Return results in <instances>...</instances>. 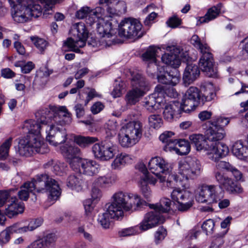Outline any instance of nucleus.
I'll list each match as a JSON object with an SVG mask.
<instances>
[{"label": "nucleus", "instance_id": "f257e3e1", "mask_svg": "<svg viewBox=\"0 0 248 248\" xmlns=\"http://www.w3.org/2000/svg\"><path fill=\"white\" fill-rule=\"evenodd\" d=\"M48 194V199L55 201L61 195V189L58 182L47 174L37 175L31 181L24 183L18 192V196L21 200L27 201L30 193Z\"/></svg>", "mask_w": 248, "mask_h": 248}, {"label": "nucleus", "instance_id": "f03ea898", "mask_svg": "<svg viewBox=\"0 0 248 248\" xmlns=\"http://www.w3.org/2000/svg\"><path fill=\"white\" fill-rule=\"evenodd\" d=\"M13 8L12 16L17 23H25L32 17L37 18L43 12V5L39 4V0H9Z\"/></svg>", "mask_w": 248, "mask_h": 248}, {"label": "nucleus", "instance_id": "7ed1b4c3", "mask_svg": "<svg viewBox=\"0 0 248 248\" xmlns=\"http://www.w3.org/2000/svg\"><path fill=\"white\" fill-rule=\"evenodd\" d=\"M111 201V203L107 205L109 207V211L112 214L116 213L120 217L123 216L124 211H135L144 203V201L138 195L123 191L115 192Z\"/></svg>", "mask_w": 248, "mask_h": 248}, {"label": "nucleus", "instance_id": "20e7f679", "mask_svg": "<svg viewBox=\"0 0 248 248\" xmlns=\"http://www.w3.org/2000/svg\"><path fill=\"white\" fill-rule=\"evenodd\" d=\"M148 168L151 172L159 180V182H166L168 187L186 186V184L178 180V175L172 172L171 165L163 158L158 156L152 158L148 163Z\"/></svg>", "mask_w": 248, "mask_h": 248}, {"label": "nucleus", "instance_id": "39448f33", "mask_svg": "<svg viewBox=\"0 0 248 248\" xmlns=\"http://www.w3.org/2000/svg\"><path fill=\"white\" fill-rule=\"evenodd\" d=\"M71 114L65 106L42 107L35 113L38 122L46 127L51 123L70 124Z\"/></svg>", "mask_w": 248, "mask_h": 248}, {"label": "nucleus", "instance_id": "423d86ee", "mask_svg": "<svg viewBox=\"0 0 248 248\" xmlns=\"http://www.w3.org/2000/svg\"><path fill=\"white\" fill-rule=\"evenodd\" d=\"M226 136L225 130L218 129L208 124V127L205 131V136L209 144H213L215 151L212 155V160L216 161L219 158L225 156L229 153L228 147L225 144L220 142Z\"/></svg>", "mask_w": 248, "mask_h": 248}, {"label": "nucleus", "instance_id": "0eeeda50", "mask_svg": "<svg viewBox=\"0 0 248 248\" xmlns=\"http://www.w3.org/2000/svg\"><path fill=\"white\" fill-rule=\"evenodd\" d=\"M213 171V176L216 181L218 184L219 189H225L230 193H240L243 191L239 185L235 184L233 180L225 175L224 170L227 171V166L224 161H216Z\"/></svg>", "mask_w": 248, "mask_h": 248}, {"label": "nucleus", "instance_id": "6e6552de", "mask_svg": "<svg viewBox=\"0 0 248 248\" xmlns=\"http://www.w3.org/2000/svg\"><path fill=\"white\" fill-rule=\"evenodd\" d=\"M141 135V123L139 121L130 122L121 129L118 135L119 142L124 147H130L140 140Z\"/></svg>", "mask_w": 248, "mask_h": 248}, {"label": "nucleus", "instance_id": "1a4fd4ad", "mask_svg": "<svg viewBox=\"0 0 248 248\" xmlns=\"http://www.w3.org/2000/svg\"><path fill=\"white\" fill-rule=\"evenodd\" d=\"M201 165L200 161L196 158L187 157L185 160L181 161L178 163V173L182 177V180L178 176V180L186 184V188L189 180H194L201 174Z\"/></svg>", "mask_w": 248, "mask_h": 248}, {"label": "nucleus", "instance_id": "9d476101", "mask_svg": "<svg viewBox=\"0 0 248 248\" xmlns=\"http://www.w3.org/2000/svg\"><path fill=\"white\" fill-rule=\"evenodd\" d=\"M48 152L42 139L33 135L27 136L19 141L18 152L22 156H30L35 153L44 154Z\"/></svg>", "mask_w": 248, "mask_h": 248}, {"label": "nucleus", "instance_id": "9b49d317", "mask_svg": "<svg viewBox=\"0 0 248 248\" xmlns=\"http://www.w3.org/2000/svg\"><path fill=\"white\" fill-rule=\"evenodd\" d=\"M132 89L125 95V100L127 105H134L139 101L140 98L144 96L149 90L148 82L140 74H136L131 79Z\"/></svg>", "mask_w": 248, "mask_h": 248}, {"label": "nucleus", "instance_id": "f8f14e48", "mask_svg": "<svg viewBox=\"0 0 248 248\" xmlns=\"http://www.w3.org/2000/svg\"><path fill=\"white\" fill-rule=\"evenodd\" d=\"M142 25L138 19L125 18L119 25V34L128 39H138L142 36Z\"/></svg>", "mask_w": 248, "mask_h": 248}, {"label": "nucleus", "instance_id": "ddd939ff", "mask_svg": "<svg viewBox=\"0 0 248 248\" xmlns=\"http://www.w3.org/2000/svg\"><path fill=\"white\" fill-rule=\"evenodd\" d=\"M224 191L214 185H203L199 187L196 200L199 202L211 204L217 203L224 198Z\"/></svg>", "mask_w": 248, "mask_h": 248}, {"label": "nucleus", "instance_id": "4468645a", "mask_svg": "<svg viewBox=\"0 0 248 248\" xmlns=\"http://www.w3.org/2000/svg\"><path fill=\"white\" fill-rule=\"evenodd\" d=\"M72 31L77 39L69 38L64 42V44L72 51L79 52V48L83 47L88 36V32L83 23H76L73 26Z\"/></svg>", "mask_w": 248, "mask_h": 248}, {"label": "nucleus", "instance_id": "2eb2a0df", "mask_svg": "<svg viewBox=\"0 0 248 248\" xmlns=\"http://www.w3.org/2000/svg\"><path fill=\"white\" fill-rule=\"evenodd\" d=\"M69 124L62 123L48 124L45 129L47 133L46 140L50 144L57 146L66 141L67 139V133L63 126Z\"/></svg>", "mask_w": 248, "mask_h": 248}, {"label": "nucleus", "instance_id": "dca6fc26", "mask_svg": "<svg viewBox=\"0 0 248 248\" xmlns=\"http://www.w3.org/2000/svg\"><path fill=\"white\" fill-rule=\"evenodd\" d=\"M92 150L96 158L105 161L113 158L115 154L116 146L112 141L107 138L100 144H94Z\"/></svg>", "mask_w": 248, "mask_h": 248}, {"label": "nucleus", "instance_id": "f3484780", "mask_svg": "<svg viewBox=\"0 0 248 248\" xmlns=\"http://www.w3.org/2000/svg\"><path fill=\"white\" fill-rule=\"evenodd\" d=\"M164 88L160 85H157L155 92L146 97L143 101L144 107L149 111L153 112L159 109L166 104L164 99Z\"/></svg>", "mask_w": 248, "mask_h": 248}, {"label": "nucleus", "instance_id": "a211bd4d", "mask_svg": "<svg viewBox=\"0 0 248 248\" xmlns=\"http://www.w3.org/2000/svg\"><path fill=\"white\" fill-rule=\"evenodd\" d=\"M172 201L178 203L177 208L181 212L189 210L193 205L194 200L192 194L188 191L176 188L171 193Z\"/></svg>", "mask_w": 248, "mask_h": 248}, {"label": "nucleus", "instance_id": "6ab92c4d", "mask_svg": "<svg viewBox=\"0 0 248 248\" xmlns=\"http://www.w3.org/2000/svg\"><path fill=\"white\" fill-rule=\"evenodd\" d=\"M95 22H97L96 30L100 37L109 38L114 34V28L118 24L114 18L107 15L102 17L101 14L99 17L96 18Z\"/></svg>", "mask_w": 248, "mask_h": 248}, {"label": "nucleus", "instance_id": "aec40b11", "mask_svg": "<svg viewBox=\"0 0 248 248\" xmlns=\"http://www.w3.org/2000/svg\"><path fill=\"white\" fill-rule=\"evenodd\" d=\"M201 91L196 87L191 86L186 91L183 96L182 105L184 111H190L195 109L201 101Z\"/></svg>", "mask_w": 248, "mask_h": 248}, {"label": "nucleus", "instance_id": "412c9836", "mask_svg": "<svg viewBox=\"0 0 248 248\" xmlns=\"http://www.w3.org/2000/svg\"><path fill=\"white\" fill-rule=\"evenodd\" d=\"M189 140L197 151H206L209 158L212 160L211 157L213 155L215 149L213 144H209L207 142L205 135L203 136L201 134H193L189 136Z\"/></svg>", "mask_w": 248, "mask_h": 248}, {"label": "nucleus", "instance_id": "4be33fe9", "mask_svg": "<svg viewBox=\"0 0 248 248\" xmlns=\"http://www.w3.org/2000/svg\"><path fill=\"white\" fill-rule=\"evenodd\" d=\"M202 56L199 61V67L209 77H215L217 71L214 66V59L210 49L207 52H201Z\"/></svg>", "mask_w": 248, "mask_h": 248}, {"label": "nucleus", "instance_id": "5701e85b", "mask_svg": "<svg viewBox=\"0 0 248 248\" xmlns=\"http://www.w3.org/2000/svg\"><path fill=\"white\" fill-rule=\"evenodd\" d=\"M103 12V10L100 7H97L92 10L90 7L85 6L78 10L76 13V16L79 19L86 18L87 23L92 25L95 22L96 18L101 16V13Z\"/></svg>", "mask_w": 248, "mask_h": 248}, {"label": "nucleus", "instance_id": "b1692460", "mask_svg": "<svg viewBox=\"0 0 248 248\" xmlns=\"http://www.w3.org/2000/svg\"><path fill=\"white\" fill-rule=\"evenodd\" d=\"M166 50L169 53L162 55L161 57L162 62L175 68L178 67L181 64L179 57V54L181 51L180 48L175 46H167Z\"/></svg>", "mask_w": 248, "mask_h": 248}, {"label": "nucleus", "instance_id": "393cba45", "mask_svg": "<svg viewBox=\"0 0 248 248\" xmlns=\"http://www.w3.org/2000/svg\"><path fill=\"white\" fill-rule=\"evenodd\" d=\"M160 218V213L156 210L145 214L143 220L140 224V229L143 231L152 228L157 225Z\"/></svg>", "mask_w": 248, "mask_h": 248}, {"label": "nucleus", "instance_id": "a878e982", "mask_svg": "<svg viewBox=\"0 0 248 248\" xmlns=\"http://www.w3.org/2000/svg\"><path fill=\"white\" fill-rule=\"evenodd\" d=\"M183 106L179 102L173 101L166 104L163 111V116L165 119L171 121L176 114H180L182 111Z\"/></svg>", "mask_w": 248, "mask_h": 248}, {"label": "nucleus", "instance_id": "bb28decb", "mask_svg": "<svg viewBox=\"0 0 248 248\" xmlns=\"http://www.w3.org/2000/svg\"><path fill=\"white\" fill-rule=\"evenodd\" d=\"M22 128L25 132L28 133L27 136L33 135L38 138H42L41 131L46 127L41 124L33 120H28L24 122Z\"/></svg>", "mask_w": 248, "mask_h": 248}, {"label": "nucleus", "instance_id": "cd10ccee", "mask_svg": "<svg viewBox=\"0 0 248 248\" xmlns=\"http://www.w3.org/2000/svg\"><path fill=\"white\" fill-rule=\"evenodd\" d=\"M200 75L197 65L190 63L187 65L183 75V81L185 86L193 82Z\"/></svg>", "mask_w": 248, "mask_h": 248}, {"label": "nucleus", "instance_id": "c85d7f7f", "mask_svg": "<svg viewBox=\"0 0 248 248\" xmlns=\"http://www.w3.org/2000/svg\"><path fill=\"white\" fill-rule=\"evenodd\" d=\"M81 163V171L83 174L93 176L99 172L100 166L96 161L84 159Z\"/></svg>", "mask_w": 248, "mask_h": 248}, {"label": "nucleus", "instance_id": "c756f323", "mask_svg": "<svg viewBox=\"0 0 248 248\" xmlns=\"http://www.w3.org/2000/svg\"><path fill=\"white\" fill-rule=\"evenodd\" d=\"M202 92L201 96V102L204 104L205 102L213 100L216 96L215 89L213 84L210 82L202 83L201 86Z\"/></svg>", "mask_w": 248, "mask_h": 248}, {"label": "nucleus", "instance_id": "7c9ffc66", "mask_svg": "<svg viewBox=\"0 0 248 248\" xmlns=\"http://www.w3.org/2000/svg\"><path fill=\"white\" fill-rule=\"evenodd\" d=\"M23 211V203L15 199L5 208L4 213L8 217L12 218L19 214L22 213Z\"/></svg>", "mask_w": 248, "mask_h": 248}, {"label": "nucleus", "instance_id": "2f4dec72", "mask_svg": "<svg viewBox=\"0 0 248 248\" xmlns=\"http://www.w3.org/2000/svg\"><path fill=\"white\" fill-rule=\"evenodd\" d=\"M111 212L109 211V207L108 206L107 210L98 216V222L104 229H108L109 227L112 219H118L120 217L116 213L112 214Z\"/></svg>", "mask_w": 248, "mask_h": 248}, {"label": "nucleus", "instance_id": "473e14b6", "mask_svg": "<svg viewBox=\"0 0 248 248\" xmlns=\"http://www.w3.org/2000/svg\"><path fill=\"white\" fill-rule=\"evenodd\" d=\"M61 153L67 160L79 156L81 154L80 150L75 145L65 144L60 149Z\"/></svg>", "mask_w": 248, "mask_h": 248}, {"label": "nucleus", "instance_id": "72a5a7b5", "mask_svg": "<svg viewBox=\"0 0 248 248\" xmlns=\"http://www.w3.org/2000/svg\"><path fill=\"white\" fill-rule=\"evenodd\" d=\"M84 185V181L80 174L70 175L67 179V186L78 192L82 190Z\"/></svg>", "mask_w": 248, "mask_h": 248}, {"label": "nucleus", "instance_id": "f704fd0d", "mask_svg": "<svg viewBox=\"0 0 248 248\" xmlns=\"http://www.w3.org/2000/svg\"><path fill=\"white\" fill-rule=\"evenodd\" d=\"M172 73L171 74L170 72H165L159 75L157 77L158 82L163 84L175 86L179 81V77L176 71Z\"/></svg>", "mask_w": 248, "mask_h": 248}, {"label": "nucleus", "instance_id": "c9c22d12", "mask_svg": "<svg viewBox=\"0 0 248 248\" xmlns=\"http://www.w3.org/2000/svg\"><path fill=\"white\" fill-rule=\"evenodd\" d=\"M132 159L130 155L121 153L117 155L111 163V167L114 170H119L125 165L131 163Z\"/></svg>", "mask_w": 248, "mask_h": 248}, {"label": "nucleus", "instance_id": "e433bc0d", "mask_svg": "<svg viewBox=\"0 0 248 248\" xmlns=\"http://www.w3.org/2000/svg\"><path fill=\"white\" fill-rule=\"evenodd\" d=\"M13 232L19 233L18 224L8 227L0 233V245L2 246L8 243L10 239V234Z\"/></svg>", "mask_w": 248, "mask_h": 248}, {"label": "nucleus", "instance_id": "4c0bfd02", "mask_svg": "<svg viewBox=\"0 0 248 248\" xmlns=\"http://www.w3.org/2000/svg\"><path fill=\"white\" fill-rule=\"evenodd\" d=\"M230 123V119L223 116L214 117L212 120L208 122V124L218 129L224 130V127L227 126Z\"/></svg>", "mask_w": 248, "mask_h": 248}, {"label": "nucleus", "instance_id": "58836bf2", "mask_svg": "<svg viewBox=\"0 0 248 248\" xmlns=\"http://www.w3.org/2000/svg\"><path fill=\"white\" fill-rule=\"evenodd\" d=\"M171 204V202L169 199L164 198L160 200L159 203L150 204V207L157 211L159 213H167L170 210Z\"/></svg>", "mask_w": 248, "mask_h": 248}, {"label": "nucleus", "instance_id": "ea45409f", "mask_svg": "<svg viewBox=\"0 0 248 248\" xmlns=\"http://www.w3.org/2000/svg\"><path fill=\"white\" fill-rule=\"evenodd\" d=\"M117 180V176L115 174L109 173L104 176L98 177L95 180V183L101 186L111 185L115 183Z\"/></svg>", "mask_w": 248, "mask_h": 248}, {"label": "nucleus", "instance_id": "a19ab883", "mask_svg": "<svg viewBox=\"0 0 248 248\" xmlns=\"http://www.w3.org/2000/svg\"><path fill=\"white\" fill-rule=\"evenodd\" d=\"M98 140L96 137L76 136L74 137L75 142L80 147L86 148Z\"/></svg>", "mask_w": 248, "mask_h": 248}, {"label": "nucleus", "instance_id": "79ce46f5", "mask_svg": "<svg viewBox=\"0 0 248 248\" xmlns=\"http://www.w3.org/2000/svg\"><path fill=\"white\" fill-rule=\"evenodd\" d=\"M220 9L216 6L210 8L204 16L201 17L198 20L200 23H206L216 18L219 14Z\"/></svg>", "mask_w": 248, "mask_h": 248}, {"label": "nucleus", "instance_id": "37998d69", "mask_svg": "<svg viewBox=\"0 0 248 248\" xmlns=\"http://www.w3.org/2000/svg\"><path fill=\"white\" fill-rule=\"evenodd\" d=\"M158 49L154 46L149 47L146 52L142 55V57L144 61H150L154 63L155 66H157L156 55Z\"/></svg>", "mask_w": 248, "mask_h": 248}, {"label": "nucleus", "instance_id": "c03bdc74", "mask_svg": "<svg viewBox=\"0 0 248 248\" xmlns=\"http://www.w3.org/2000/svg\"><path fill=\"white\" fill-rule=\"evenodd\" d=\"M191 44L197 49H199L201 53L207 52L210 47L207 44L202 42L200 38L197 35H193L190 40Z\"/></svg>", "mask_w": 248, "mask_h": 248}, {"label": "nucleus", "instance_id": "a18cd8bd", "mask_svg": "<svg viewBox=\"0 0 248 248\" xmlns=\"http://www.w3.org/2000/svg\"><path fill=\"white\" fill-rule=\"evenodd\" d=\"M43 223V219L42 218H37L31 220L29 225L27 226L19 227L18 225L19 229V233H22L27 232L28 231H31L38 227L40 226Z\"/></svg>", "mask_w": 248, "mask_h": 248}, {"label": "nucleus", "instance_id": "49530a36", "mask_svg": "<svg viewBox=\"0 0 248 248\" xmlns=\"http://www.w3.org/2000/svg\"><path fill=\"white\" fill-rule=\"evenodd\" d=\"M12 138L6 140L0 147V160L6 158L8 155L9 150L11 146Z\"/></svg>", "mask_w": 248, "mask_h": 248}, {"label": "nucleus", "instance_id": "de8ad7c7", "mask_svg": "<svg viewBox=\"0 0 248 248\" xmlns=\"http://www.w3.org/2000/svg\"><path fill=\"white\" fill-rule=\"evenodd\" d=\"M177 153L180 155L187 154L190 151V145L188 141L180 140L178 142Z\"/></svg>", "mask_w": 248, "mask_h": 248}, {"label": "nucleus", "instance_id": "09e8293b", "mask_svg": "<svg viewBox=\"0 0 248 248\" xmlns=\"http://www.w3.org/2000/svg\"><path fill=\"white\" fill-rule=\"evenodd\" d=\"M149 125L154 128H159L163 124V120L159 115L152 114L148 118Z\"/></svg>", "mask_w": 248, "mask_h": 248}, {"label": "nucleus", "instance_id": "8fccbe9b", "mask_svg": "<svg viewBox=\"0 0 248 248\" xmlns=\"http://www.w3.org/2000/svg\"><path fill=\"white\" fill-rule=\"evenodd\" d=\"M225 164L226 166H227V171L231 172L236 180L241 181H244L243 174L240 170L228 162L225 161Z\"/></svg>", "mask_w": 248, "mask_h": 248}, {"label": "nucleus", "instance_id": "3c124183", "mask_svg": "<svg viewBox=\"0 0 248 248\" xmlns=\"http://www.w3.org/2000/svg\"><path fill=\"white\" fill-rule=\"evenodd\" d=\"M31 39L41 52H43L47 46V42L44 39L38 37H31Z\"/></svg>", "mask_w": 248, "mask_h": 248}, {"label": "nucleus", "instance_id": "603ef678", "mask_svg": "<svg viewBox=\"0 0 248 248\" xmlns=\"http://www.w3.org/2000/svg\"><path fill=\"white\" fill-rule=\"evenodd\" d=\"M52 167V170L57 175H61L63 170V167H62L60 163L54 162L53 160H50L45 164L46 168Z\"/></svg>", "mask_w": 248, "mask_h": 248}, {"label": "nucleus", "instance_id": "864d4df0", "mask_svg": "<svg viewBox=\"0 0 248 248\" xmlns=\"http://www.w3.org/2000/svg\"><path fill=\"white\" fill-rule=\"evenodd\" d=\"M79 156L72 158L67 160L70 166V167L75 171H81V161L84 160Z\"/></svg>", "mask_w": 248, "mask_h": 248}, {"label": "nucleus", "instance_id": "5fc2aeb1", "mask_svg": "<svg viewBox=\"0 0 248 248\" xmlns=\"http://www.w3.org/2000/svg\"><path fill=\"white\" fill-rule=\"evenodd\" d=\"M140 187L141 192L144 198L147 199L150 198L152 195L151 190L148 186V184L144 180H140Z\"/></svg>", "mask_w": 248, "mask_h": 248}, {"label": "nucleus", "instance_id": "6e6d98bb", "mask_svg": "<svg viewBox=\"0 0 248 248\" xmlns=\"http://www.w3.org/2000/svg\"><path fill=\"white\" fill-rule=\"evenodd\" d=\"M215 223L213 220L211 219H207L205 221L202 226V229L206 232V234L208 233H211L214 228Z\"/></svg>", "mask_w": 248, "mask_h": 248}, {"label": "nucleus", "instance_id": "4d7b16f0", "mask_svg": "<svg viewBox=\"0 0 248 248\" xmlns=\"http://www.w3.org/2000/svg\"><path fill=\"white\" fill-rule=\"evenodd\" d=\"M167 235L166 230L163 228L160 227L156 232L155 234V242L156 244H159L163 240Z\"/></svg>", "mask_w": 248, "mask_h": 248}, {"label": "nucleus", "instance_id": "13d9d810", "mask_svg": "<svg viewBox=\"0 0 248 248\" xmlns=\"http://www.w3.org/2000/svg\"><path fill=\"white\" fill-rule=\"evenodd\" d=\"M174 133L171 131H165L160 135L159 139L166 144L174 139Z\"/></svg>", "mask_w": 248, "mask_h": 248}, {"label": "nucleus", "instance_id": "bf43d9fd", "mask_svg": "<svg viewBox=\"0 0 248 248\" xmlns=\"http://www.w3.org/2000/svg\"><path fill=\"white\" fill-rule=\"evenodd\" d=\"M179 140L177 139H174L170 142L166 144L164 146V149L166 151H175L177 153L178 149V142Z\"/></svg>", "mask_w": 248, "mask_h": 248}, {"label": "nucleus", "instance_id": "052dcab7", "mask_svg": "<svg viewBox=\"0 0 248 248\" xmlns=\"http://www.w3.org/2000/svg\"><path fill=\"white\" fill-rule=\"evenodd\" d=\"M168 25L172 28L178 27L181 24V20L177 16H173L170 17L166 22Z\"/></svg>", "mask_w": 248, "mask_h": 248}, {"label": "nucleus", "instance_id": "680f3d73", "mask_svg": "<svg viewBox=\"0 0 248 248\" xmlns=\"http://www.w3.org/2000/svg\"><path fill=\"white\" fill-rule=\"evenodd\" d=\"M235 85L237 86L238 88H240V90L235 92L234 95H238L241 93H248V85L244 84L238 79L235 80Z\"/></svg>", "mask_w": 248, "mask_h": 248}, {"label": "nucleus", "instance_id": "e2e57ef3", "mask_svg": "<svg viewBox=\"0 0 248 248\" xmlns=\"http://www.w3.org/2000/svg\"><path fill=\"white\" fill-rule=\"evenodd\" d=\"M45 247H48L54 243L56 240L55 235L50 233L46 235L41 239Z\"/></svg>", "mask_w": 248, "mask_h": 248}, {"label": "nucleus", "instance_id": "0e129e2a", "mask_svg": "<svg viewBox=\"0 0 248 248\" xmlns=\"http://www.w3.org/2000/svg\"><path fill=\"white\" fill-rule=\"evenodd\" d=\"M15 65L20 66L22 72L24 74L29 73L34 68V64L31 62H28L23 65H18L17 63H16Z\"/></svg>", "mask_w": 248, "mask_h": 248}, {"label": "nucleus", "instance_id": "69168bd1", "mask_svg": "<svg viewBox=\"0 0 248 248\" xmlns=\"http://www.w3.org/2000/svg\"><path fill=\"white\" fill-rule=\"evenodd\" d=\"M137 233L138 231L134 227L124 229L119 232L120 235L124 237L135 235Z\"/></svg>", "mask_w": 248, "mask_h": 248}, {"label": "nucleus", "instance_id": "338daca9", "mask_svg": "<svg viewBox=\"0 0 248 248\" xmlns=\"http://www.w3.org/2000/svg\"><path fill=\"white\" fill-rule=\"evenodd\" d=\"M118 15L124 14L126 11V5L124 1H119L115 5Z\"/></svg>", "mask_w": 248, "mask_h": 248}, {"label": "nucleus", "instance_id": "774afa93", "mask_svg": "<svg viewBox=\"0 0 248 248\" xmlns=\"http://www.w3.org/2000/svg\"><path fill=\"white\" fill-rule=\"evenodd\" d=\"M123 89V85L122 83L116 84L111 92V95L114 98L120 97L122 94Z\"/></svg>", "mask_w": 248, "mask_h": 248}]
</instances>
